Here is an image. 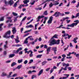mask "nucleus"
Wrapping results in <instances>:
<instances>
[{"label":"nucleus","instance_id":"0eeeda50","mask_svg":"<svg viewBox=\"0 0 79 79\" xmlns=\"http://www.w3.org/2000/svg\"><path fill=\"white\" fill-rule=\"evenodd\" d=\"M12 32L13 34H16V31H17L16 30V29L15 27H14L12 28Z\"/></svg>","mask_w":79,"mask_h":79},{"label":"nucleus","instance_id":"5fc2aeb1","mask_svg":"<svg viewBox=\"0 0 79 79\" xmlns=\"http://www.w3.org/2000/svg\"><path fill=\"white\" fill-rule=\"evenodd\" d=\"M6 53H7V52H6V51H5L3 52V54L4 55H6Z\"/></svg>","mask_w":79,"mask_h":79},{"label":"nucleus","instance_id":"2f4dec72","mask_svg":"<svg viewBox=\"0 0 79 79\" xmlns=\"http://www.w3.org/2000/svg\"><path fill=\"white\" fill-rule=\"evenodd\" d=\"M67 36H68V39H70V38H71V37H72V35H69V34H67Z\"/></svg>","mask_w":79,"mask_h":79},{"label":"nucleus","instance_id":"0e129e2a","mask_svg":"<svg viewBox=\"0 0 79 79\" xmlns=\"http://www.w3.org/2000/svg\"><path fill=\"white\" fill-rule=\"evenodd\" d=\"M48 46L46 45H44V48H47Z\"/></svg>","mask_w":79,"mask_h":79},{"label":"nucleus","instance_id":"680f3d73","mask_svg":"<svg viewBox=\"0 0 79 79\" xmlns=\"http://www.w3.org/2000/svg\"><path fill=\"white\" fill-rule=\"evenodd\" d=\"M76 1L75 0H73V1H72V3H76Z\"/></svg>","mask_w":79,"mask_h":79},{"label":"nucleus","instance_id":"2eb2a0df","mask_svg":"<svg viewBox=\"0 0 79 79\" xmlns=\"http://www.w3.org/2000/svg\"><path fill=\"white\" fill-rule=\"evenodd\" d=\"M60 40H58L57 41L55 40V44L58 45L60 44Z\"/></svg>","mask_w":79,"mask_h":79},{"label":"nucleus","instance_id":"4be33fe9","mask_svg":"<svg viewBox=\"0 0 79 79\" xmlns=\"http://www.w3.org/2000/svg\"><path fill=\"white\" fill-rule=\"evenodd\" d=\"M55 3L53 4V5H58L60 4V3L58 2V1H55Z\"/></svg>","mask_w":79,"mask_h":79},{"label":"nucleus","instance_id":"338daca9","mask_svg":"<svg viewBox=\"0 0 79 79\" xmlns=\"http://www.w3.org/2000/svg\"><path fill=\"white\" fill-rule=\"evenodd\" d=\"M50 68H48L47 69H46V71H49V70H50Z\"/></svg>","mask_w":79,"mask_h":79},{"label":"nucleus","instance_id":"7c9ffc66","mask_svg":"<svg viewBox=\"0 0 79 79\" xmlns=\"http://www.w3.org/2000/svg\"><path fill=\"white\" fill-rule=\"evenodd\" d=\"M74 52H73L72 53L69 52V54H67V56H70L71 54H74Z\"/></svg>","mask_w":79,"mask_h":79},{"label":"nucleus","instance_id":"37998d69","mask_svg":"<svg viewBox=\"0 0 79 79\" xmlns=\"http://www.w3.org/2000/svg\"><path fill=\"white\" fill-rule=\"evenodd\" d=\"M32 71L31 70H29L28 72V74H32Z\"/></svg>","mask_w":79,"mask_h":79},{"label":"nucleus","instance_id":"4c0bfd02","mask_svg":"<svg viewBox=\"0 0 79 79\" xmlns=\"http://www.w3.org/2000/svg\"><path fill=\"white\" fill-rule=\"evenodd\" d=\"M4 48L5 50H6V48H8V47L7 46V45L5 44L4 45Z\"/></svg>","mask_w":79,"mask_h":79},{"label":"nucleus","instance_id":"e433bc0d","mask_svg":"<svg viewBox=\"0 0 79 79\" xmlns=\"http://www.w3.org/2000/svg\"><path fill=\"white\" fill-rule=\"evenodd\" d=\"M12 14L14 16H18V14H17L15 12H13Z\"/></svg>","mask_w":79,"mask_h":79},{"label":"nucleus","instance_id":"a211bd4d","mask_svg":"<svg viewBox=\"0 0 79 79\" xmlns=\"http://www.w3.org/2000/svg\"><path fill=\"white\" fill-rule=\"evenodd\" d=\"M7 76V75H6V73L5 72H3L2 73V75H1V76L2 77H3L4 76Z\"/></svg>","mask_w":79,"mask_h":79},{"label":"nucleus","instance_id":"412c9836","mask_svg":"<svg viewBox=\"0 0 79 79\" xmlns=\"http://www.w3.org/2000/svg\"><path fill=\"white\" fill-rule=\"evenodd\" d=\"M17 64H16V63L15 62H14L12 63V64H11V67H13L14 66H15V65H16Z\"/></svg>","mask_w":79,"mask_h":79},{"label":"nucleus","instance_id":"cd10ccee","mask_svg":"<svg viewBox=\"0 0 79 79\" xmlns=\"http://www.w3.org/2000/svg\"><path fill=\"white\" fill-rule=\"evenodd\" d=\"M23 59H22L21 60H18V63H21L23 62Z\"/></svg>","mask_w":79,"mask_h":79},{"label":"nucleus","instance_id":"c85d7f7f","mask_svg":"<svg viewBox=\"0 0 79 79\" xmlns=\"http://www.w3.org/2000/svg\"><path fill=\"white\" fill-rule=\"evenodd\" d=\"M63 67H61L59 71L58 74H61V71H62V70H63Z\"/></svg>","mask_w":79,"mask_h":79},{"label":"nucleus","instance_id":"393cba45","mask_svg":"<svg viewBox=\"0 0 79 79\" xmlns=\"http://www.w3.org/2000/svg\"><path fill=\"white\" fill-rule=\"evenodd\" d=\"M43 14H44V15L47 16L48 15V12H47V10H46L44 11V12Z\"/></svg>","mask_w":79,"mask_h":79},{"label":"nucleus","instance_id":"49530a36","mask_svg":"<svg viewBox=\"0 0 79 79\" xmlns=\"http://www.w3.org/2000/svg\"><path fill=\"white\" fill-rule=\"evenodd\" d=\"M17 76H18V74L17 73H15V74H14V75H13L12 77H16Z\"/></svg>","mask_w":79,"mask_h":79},{"label":"nucleus","instance_id":"69168bd1","mask_svg":"<svg viewBox=\"0 0 79 79\" xmlns=\"http://www.w3.org/2000/svg\"><path fill=\"white\" fill-rule=\"evenodd\" d=\"M32 18V17H28L27 18V20H28V21H29V20H30V19H31V18Z\"/></svg>","mask_w":79,"mask_h":79},{"label":"nucleus","instance_id":"f3484780","mask_svg":"<svg viewBox=\"0 0 79 79\" xmlns=\"http://www.w3.org/2000/svg\"><path fill=\"white\" fill-rule=\"evenodd\" d=\"M15 56V54H11L9 55V58H13V57H14Z\"/></svg>","mask_w":79,"mask_h":79},{"label":"nucleus","instance_id":"3c124183","mask_svg":"<svg viewBox=\"0 0 79 79\" xmlns=\"http://www.w3.org/2000/svg\"><path fill=\"white\" fill-rule=\"evenodd\" d=\"M53 37H54V38H56V39H58V37H57V35H56V34L55 35L53 36Z\"/></svg>","mask_w":79,"mask_h":79},{"label":"nucleus","instance_id":"9b49d317","mask_svg":"<svg viewBox=\"0 0 79 79\" xmlns=\"http://www.w3.org/2000/svg\"><path fill=\"white\" fill-rule=\"evenodd\" d=\"M43 71V69H41V70L39 71L38 74H37L38 76H40V75L42 74L43 72H44Z\"/></svg>","mask_w":79,"mask_h":79},{"label":"nucleus","instance_id":"ea45409f","mask_svg":"<svg viewBox=\"0 0 79 79\" xmlns=\"http://www.w3.org/2000/svg\"><path fill=\"white\" fill-rule=\"evenodd\" d=\"M15 43H16L17 44H18V42H20V41L19 40L15 39Z\"/></svg>","mask_w":79,"mask_h":79},{"label":"nucleus","instance_id":"a19ab883","mask_svg":"<svg viewBox=\"0 0 79 79\" xmlns=\"http://www.w3.org/2000/svg\"><path fill=\"white\" fill-rule=\"evenodd\" d=\"M26 18H27V17L26 16L24 17V18H23L21 22H23V21H25L26 19Z\"/></svg>","mask_w":79,"mask_h":79},{"label":"nucleus","instance_id":"1a4fd4ad","mask_svg":"<svg viewBox=\"0 0 79 79\" xmlns=\"http://www.w3.org/2000/svg\"><path fill=\"white\" fill-rule=\"evenodd\" d=\"M44 18V16L42 15V16H38V20L36 21V22H39V21H40V19H41V18Z\"/></svg>","mask_w":79,"mask_h":79},{"label":"nucleus","instance_id":"473e14b6","mask_svg":"<svg viewBox=\"0 0 79 79\" xmlns=\"http://www.w3.org/2000/svg\"><path fill=\"white\" fill-rule=\"evenodd\" d=\"M53 3L52 2L49 5V7H50V8H51V7H52V6H53Z\"/></svg>","mask_w":79,"mask_h":79},{"label":"nucleus","instance_id":"f8f14e48","mask_svg":"<svg viewBox=\"0 0 79 79\" xmlns=\"http://www.w3.org/2000/svg\"><path fill=\"white\" fill-rule=\"evenodd\" d=\"M56 48H56V47H53L52 48V50H53V51H54L55 54H56V51H57V50L56 49Z\"/></svg>","mask_w":79,"mask_h":79},{"label":"nucleus","instance_id":"423d86ee","mask_svg":"<svg viewBox=\"0 0 79 79\" xmlns=\"http://www.w3.org/2000/svg\"><path fill=\"white\" fill-rule=\"evenodd\" d=\"M53 17L52 16H51L50 17L48 21V24H51L52 23V21H53Z\"/></svg>","mask_w":79,"mask_h":79},{"label":"nucleus","instance_id":"a18cd8bd","mask_svg":"<svg viewBox=\"0 0 79 79\" xmlns=\"http://www.w3.org/2000/svg\"><path fill=\"white\" fill-rule=\"evenodd\" d=\"M66 36H67V34H66V33H64V35H62V36L63 37H66Z\"/></svg>","mask_w":79,"mask_h":79},{"label":"nucleus","instance_id":"39448f33","mask_svg":"<svg viewBox=\"0 0 79 79\" xmlns=\"http://www.w3.org/2000/svg\"><path fill=\"white\" fill-rule=\"evenodd\" d=\"M62 26H63V25H60L59 27H57V28H62V29H67V30H68L69 29H71L70 28H69L68 27H67L66 28V27H62Z\"/></svg>","mask_w":79,"mask_h":79},{"label":"nucleus","instance_id":"c9c22d12","mask_svg":"<svg viewBox=\"0 0 79 79\" xmlns=\"http://www.w3.org/2000/svg\"><path fill=\"white\" fill-rule=\"evenodd\" d=\"M4 21V17H2L0 18V21Z\"/></svg>","mask_w":79,"mask_h":79},{"label":"nucleus","instance_id":"79ce46f5","mask_svg":"<svg viewBox=\"0 0 79 79\" xmlns=\"http://www.w3.org/2000/svg\"><path fill=\"white\" fill-rule=\"evenodd\" d=\"M33 53V52H32V51H31V53L30 54V57H32V56H33V54H32Z\"/></svg>","mask_w":79,"mask_h":79},{"label":"nucleus","instance_id":"6e6d98bb","mask_svg":"<svg viewBox=\"0 0 79 79\" xmlns=\"http://www.w3.org/2000/svg\"><path fill=\"white\" fill-rule=\"evenodd\" d=\"M22 50V48H19V49H18L17 50L18 51V52H19V51H20V50Z\"/></svg>","mask_w":79,"mask_h":79},{"label":"nucleus","instance_id":"bb28decb","mask_svg":"<svg viewBox=\"0 0 79 79\" xmlns=\"http://www.w3.org/2000/svg\"><path fill=\"white\" fill-rule=\"evenodd\" d=\"M42 55H38L37 56L36 58H41L42 57Z\"/></svg>","mask_w":79,"mask_h":79},{"label":"nucleus","instance_id":"13d9d810","mask_svg":"<svg viewBox=\"0 0 79 79\" xmlns=\"http://www.w3.org/2000/svg\"><path fill=\"white\" fill-rule=\"evenodd\" d=\"M10 62H11V60H7L6 61V63H10Z\"/></svg>","mask_w":79,"mask_h":79},{"label":"nucleus","instance_id":"f03ea898","mask_svg":"<svg viewBox=\"0 0 79 79\" xmlns=\"http://www.w3.org/2000/svg\"><path fill=\"white\" fill-rule=\"evenodd\" d=\"M10 35H11V31L9 30L5 33L3 37L6 39H9L10 38Z\"/></svg>","mask_w":79,"mask_h":79},{"label":"nucleus","instance_id":"603ef678","mask_svg":"<svg viewBox=\"0 0 79 79\" xmlns=\"http://www.w3.org/2000/svg\"><path fill=\"white\" fill-rule=\"evenodd\" d=\"M27 60H26L24 61V63L25 64H26L27 63Z\"/></svg>","mask_w":79,"mask_h":79},{"label":"nucleus","instance_id":"f257e3e1","mask_svg":"<svg viewBox=\"0 0 79 79\" xmlns=\"http://www.w3.org/2000/svg\"><path fill=\"white\" fill-rule=\"evenodd\" d=\"M74 23H73L71 24H68L67 25V27H74V26H76L77 25L78 23H79V21L78 20H75L73 21Z\"/></svg>","mask_w":79,"mask_h":79},{"label":"nucleus","instance_id":"72a5a7b5","mask_svg":"<svg viewBox=\"0 0 79 79\" xmlns=\"http://www.w3.org/2000/svg\"><path fill=\"white\" fill-rule=\"evenodd\" d=\"M36 10H42V8L41 7H38L37 8H35Z\"/></svg>","mask_w":79,"mask_h":79},{"label":"nucleus","instance_id":"e2e57ef3","mask_svg":"<svg viewBox=\"0 0 79 79\" xmlns=\"http://www.w3.org/2000/svg\"><path fill=\"white\" fill-rule=\"evenodd\" d=\"M62 57H63V58H66V56L65 55L63 54L62 55Z\"/></svg>","mask_w":79,"mask_h":79},{"label":"nucleus","instance_id":"c03bdc74","mask_svg":"<svg viewBox=\"0 0 79 79\" xmlns=\"http://www.w3.org/2000/svg\"><path fill=\"white\" fill-rule=\"evenodd\" d=\"M18 50H17V51H16L15 50L14 51V53H15L16 54H17V53H18Z\"/></svg>","mask_w":79,"mask_h":79},{"label":"nucleus","instance_id":"052dcab7","mask_svg":"<svg viewBox=\"0 0 79 79\" xmlns=\"http://www.w3.org/2000/svg\"><path fill=\"white\" fill-rule=\"evenodd\" d=\"M69 48V45H68L67 48H64V51H66V50H67V49H68V48Z\"/></svg>","mask_w":79,"mask_h":79},{"label":"nucleus","instance_id":"9d476101","mask_svg":"<svg viewBox=\"0 0 79 79\" xmlns=\"http://www.w3.org/2000/svg\"><path fill=\"white\" fill-rule=\"evenodd\" d=\"M51 51V47H48L46 50V52H47L46 54H49V52Z\"/></svg>","mask_w":79,"mask_h":79},{"label":"nucleus","instance_id":"dca6fc26","mask_svg":"<svg viewBox=\"0 0 79 79\" xmlns=\"http://www.w3.org/2000/svg\"><path fill=\"white\" fill-rule=\"evenodd\" d=\"M78 39V38L77 37H76L75 38H74L73 40L72 41H73L74 43H77V41H76V40H77Z\"/></svg>","mask_w":79,"mask_h":79},{"label":"nucleus","instance_id":"4d7b16f0","mask_svg":"<svg viewBox=\"0 0 79 79\" xmlns=\"http://www.w3.org/2000/svg\"><path fill=\"white\" fill-rule=\"evenodd\" d=\"M22 6L23 7H24V6H28V4H27L26 5H22Z\"/></svg>","mask_w":79,"mask_h":79},{"label":"nucleus","instance_id":"b1692460","mask_svg":"<svg viewBox=\"0 0 79 79\" xmlns=\"http://www.w3.org/2000/svg\"><path fill=\"white\" fill-rule=\"evenodd\" d=\"M22 65H19L17 67V69H21V68H22Z\"/></svg>","mask_w":79,"mask_h":79},{"label":"nucleus","instance_id":"bf43d9fd","mask_svg":"<svg viewBox=\"0 0 79 79\" xmlns=\"http://www.w3.org/2000/svg\"><path fill=\"white\" fill-rule=\"evenodd\" d=\"M68 69L69 71H71V70H72V68H71V67H69L68 68Z\"/></svg>","mask_w":79,"mask_h":79},{"label":"nucleus","instance_id":"774afa93","mask_svg":"<svg viewBox=\"0 0 79 79\" xmlns=\"http://www.w3.org/2000/svg\"><path fill=\"white\" fill-rule=\"evenodd\" d=\"M54 78H55V77L52 76L49 79H54Z\"/></svg>","mask_w":79,"mask_h":79},{"label":"nucleus","instance_id":"aec40b11","mask_svg":"<svg viewBox=\"0 0 79 79\" xmlns=\"http://www.w3.org/2000/svg\"><path fill=\"white\" fill-rule=\"evenodd\" d=\"M29 2V0H25V1H23V2L24 3V4H26L27 5V3Z\"/></svg>","mask_w":79,"mask_h":79},{"label":"nucleus","instance_id":"09e8293b","mask_svg":"<svg viewBox=\"0 0 79 79\" xmlns=\"http://www.w3.org/2000/svg\"><path fill=\"white\" fill-rule=\"evenodd\" d=\"M32 31V29H31L29 30H27V31H26L24 32V33H27V32H31V31Z\"/></svg>","mask_w":79,"mask_h":79},{"label":"nucleus","instance_id":"4468645a","mask_svg":"<svg viewBox=\"0 0 79 79\" xmlns=\"http://www.w3.org/2000/svg\"><path fill=\"white\" fill-rule=\"evenodd\" d=\"M19 2V0H18L17 1L14 5L13 7H14V8H16V6H17V3H18Z\"/></svg>","mask_w":79,"mask_h":79},{"label":"nucleus","instance_id":"7ed1b4c3","mask_svg":"<svg viewBox=\"0 0 79 79\" xmlns=\"http://www.w3.org/2000/svg\"><path fill=\"white\" fill-rule=\"evenodd\" d=\"M4 2L5 5H10V6L14 4V1L13 0H10L9 2H7L6 0H4Z\"/></svg>","mask_w":79,"mask_h":79},{"label":"nucleus","instance_id":"c756f323","mask_svg":"<svg viewBox=\"0 0 79 79\" xmlns=\"http://www.w3.org/2000/svg\"><path fill=\"white\" fill-rule=\"evenodd\" d=\"M28 39L27 38L24 41V44H27L28 43V41H27Z\"/></svg>","mask_w":79,"mask_h":79},{"label":"nucleus","instance_id":"8fccbe9b","mask_svg":"<svg viewBox=\"0 0 79 79\" xmlns=\"http://www.w3.org/2000/svg\"><path fill=\"white\" fill-rule=\"evenodd\" d=\"M34 61V60L32 59H31L30 60V62H29V64H31V63H32Z\"/></svg>","mask_w":79,"mask_h":79},{"label":"nucleus","instance_id":"58836bf2","mask_svg":"<svg viewBox=\"0 0 79 79\" xmlns=\"http://www.w3.org/2000/svg\"><path fill=\"white\" fill-rule=\"evenodd\" d=\"M36 78V75H33L31 77V79H33L34 78Z\"/></svg>","mask_w":79,"mask_h":79},{"label":"nucleus","instance_id":"6e6552de","mask_svg":"<svg viewBox=\"0 0 79 79\" xmlns=\"http://www.w3.org/2000/svg\"><path fill=\"white\" fill-rule=\"evenodd\" d=\"M53 16H55V17H59L60 16V12L58 11L56 12Z\"/></svg>","mask_w":79,"mask_h":79},{"label":"nucleus","instance_id":"864d4df0","mask_svg":"<svg viewBox=\"0 0 79 79\" xmlns=\"http://www.w3.org/2000/svg\"><path fill=\"white\" fill-rule=\"evenodd\" d=\"M64 13L65 15H69L70 13V12H64Z\"/></svg>","mask_w":79,"mask_h":79},{"label":"nucleus","instance_id":"20e7f679","mask_svg":"<svg viewBox=\"0 0 79 79\" xmlns=\"http://www.w3.org/2000/svg\"><path fill=\"white\" fill-rule=\"evenodd\" d=\"M49 43H50L49 45L50 46H52L53 45L55 44V40L53 39L52 40H50Z\"/></svg>","mask_w":79,"mask_h":79},{"label":"nucleus","instance_id":"a878e982","mask_svg":"<svg viewBox=\"0 0 79 79\" xmlns=\"http://www.w3.org/2000/svg\"><path fill=\"white\" fill-rule=\"evenodd\" d=\"M73 54L74 55H75L76 57H78L79 56V54H76V53L74 52Z\"/></svg>","mask_w":79,"mask_h":79},{"label":"nucleus","instance_id":"5701e85b","mask_svg":"<svg viewBox=\"0 0 79 79\" xmlns=\"http://www.w3.org/2000/svg\"><path fill=\"white\" fill-rule=\"evenodd\" d=\"M47 63V62L46 61H44L42 63V66H44L45 64Z\"/></svg>","mask_w":79,"mask_h":79},{"label":"nucleus","instance_id":"ddd939ff","mask_svg":"<svg viewBox=\"0 0 79 79\" xmlns=\"http://www.w3.org/2000/svg\"><path fill=\"white\" fill-rule=\"evenodd\" d=\"M64 76H66V77H62V79H67V78H68L69 76V74H64Z\"/></svg>","mask_w":79,"mask_h":79},{"label":"nucleus","instance_id":"6ab92c4d","mask_svg":"<svg viewBox=\"0 0 79 79\" xmlns=\"http://www.w3.org/2000/svg\"><path fill=\"white\" fill-rule=\"evenodd\" d=\"M69 17H65V18H64L63 19H61L60 20V21H64L65 19H69Z\"/></svg>","mask_w":79,"mask_h":79},{"label":"nucleus","instance_id":"f704fd0d","mask_svg":"<svg viewBox=\"0 0 79 79\" xmlns=\"http://www.w3.org/2000/svg\"><path fill=\"white\" fill-rule=\"evenodd\" d=\"M64 14L61 13L60 12L59 16H64Z\"/></svg>","mask_w":79,"mask_h":79},{"label":"nucleus","instance_id":"de8ad7c7","mask_svg":"<svg viewBox=\"0 0 79 79\" xmlns=\"http://www.w3.org/2000/svg\"><path fill=\"white\" fill-rule=\"evenodd\" d=\"M35 1H33V2H31L30 4H31V5H34V3H35Z\"/></svg>","mask_w":79,"mask_h":79}]
</instances>
